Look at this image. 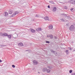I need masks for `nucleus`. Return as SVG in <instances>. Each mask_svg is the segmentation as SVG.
<instances>
[{
    "label": "nucleus",
    "instance_id": "obj_1",
    "mask_svg": "<svg viewBox=\"0 0 75 75\" xmlns=\"http://www.w3.org/2000/svg\"><path fill=\"white\" fill-rule=\"evenodd\" d=\"M69 30L71 31H74L75 30V27L74 25H72L69 27Z\"/></svg>",
    "mask_w": 75,
    "mask_h": 75
},
{
    "label": "nucleus",
    "instance_id": "obj_2",
    "mask_svg": "<svg viewBox=\"0 0 75 75\" xmlns=\"http://www.w3.org/2000/svg\"><path fill=\"white\" fill-rule=\"evenodd\" d=\"M20 12L19 11H16L14 12V13L13 15H11V17H14V16H15L17 14H18Z\"/></svg>",
    "mask_w": 75,
    "mask_h": 75
},
{
    "label": "nucleus",
    "instance_id": "obj_3",
    "mask_svg": "<svg viewBox=\"0 0 75 75\" xmlns=\"http://www.w3.org/2000/svg\"><path fill=\"white\" fill-rule=\"evenodd\" d=\"M63 16L65 17V18H68V19H71V18H70V17L69 16H67V14H63Z\"/></svg>",
    "mask_w": 75,
    "mask_h": 75
},
{
    "label": "nucleus",
    "instance_id": "obj_4",
    "mask_svg": "<svg viewBox=\"0 0 75 75\" xmlns=\"http://www.w3.org/2000/svg\"><path fill=\"white\" fill-rule=\"evenodd\" d=\"M33 62L34 65H37V64H38V62L36 60H33Z\"/></svg>",
    "mask_w": 75,
    "mask_h": 75
},
{
    "label": "nucleus",
    "instance_id": "obj_5",
    "mask_svg": "<svg viewBox=\"0 0 75 75\" xmlns=\"http://www.w3.org/2000/svg\"><path fill=\"white\" fill-rule=\"evenodd\" d=\"M50 51L51 52H52V53H53V54H55V55H56V54H57V53L56 52L54 51H53L52 50H50Z\"/></svg>",
    "mask_w": 75,
    "mask_h": 75
},
{
    "label": "nucleus",
    "instance_id": "obj_6",
    "mask_svg": "<svg viewBox=\"0 0 75 75\" xmlns=\"http://www.w3.org/2000/svg\"><path fill=\"white\" fill-rule=\"evenodd\" d=\"M19 47H23V44L22 43H19L18 44Z\"/></svg>",
    "mask_w": 75,
    "mask_h": 75
},
{
    "label": "nucleus",
    "instance_id": "obj_7",
    "mask_svg": "<svg viewBox=\"0 0 75 75\" xmlns=\"http://www.w3.org/2000/svg\"><path fill=\"white\" fill-rule=\"evenodd\" d=\"M44 19L45 20H48V21H50V19H49V17H45L44 18Z\"/></svg>",
    "mask_w": 75,
    "mask_h": 75
},
{
    "label": "nucleus",
    "instance_id": "obj_8",
    "mask_svg": "<svg viewBox=\"0 0 75 75\" xmlns=\"http://www.w3.org/2000/svg\"><path fill=\"white\" fill-rule=\"evenodd\" d=\"M42 29L41 28H38L36 29L37 31H41Z\"/></svg>",
    "mask_w": 75,
    "mask_h": 75
},
{
    "label": "nucleus",
    "instance_id": "obj_9",
    "mask_svg": "<svg viewBox=\"0 0 75 75\" xmlns=\"http://www.w3.org/2000/svg\"><path fill=\"white\" fill-rule=\"evenodd\" d=\"M8 13L6 11L5 12L4 16H5V17H6V16H8Z\"/></svg>",
    "mask_w": 75,
    "mask_h": 75
},
{
    "label": "nucleus",
    "instance_id": "obj_10",
    "mask_svg": "<svg viewBox=\"0 0 75 75\" xmlns=\"http://www.w3.org/2000/svg\"><path fill=\"white\" fill-rule=\"evenodd\" d=\"M75 0H71L70 1V3H72L73 4H74Z\"/></svg>",
    "mask_w": 75,
    "mask_h": 75
},
{
    "label": "nucleus",
    "instance_id": "obj_11",
    "mask_svg": "<svg viewBox=\"0 0 75 75\" xmlns=\"http://www.w3.org/2000/svg\"><path fill=\"white\" fill-rule=\"evenodd\" d=\"M12 13L13 10H10L8 12L9 14H11Z\"/></svg>",
    "mask_w": 75,
    "mask_h": 75
},
{
    "label": "nucleus",
    "instance_id": "obj_12",
    "mask_svg": "<svg viewBox=\"0 0 75 75\" xmlns=\"http://www.w3.org/2000/svg\"><path fill=\"white\" fill-rule=\"evenodd\" d=\"M57 10V8L56 7H54L52 11L53 12H55V11Z\"/></svg>",
    "mask_w": 75,
    "mask_h": 75
},
{
    "label": "nucleus",
    "instance_id": "obj_13",
    "mask_svg": "<svg viewBox=\"0 0 75 75\" xmlns=\"http://www.w3.org/2000/svg\"><path fill=\"white\" fill-rule=\"evenodd\" d=\"M49 28L50 30H51V29H52L53 28V26L52 25H50L49 26Z\"/></svg>",
    "mask_w": 75,
    "mask_h": 75
},
{
    "label": "nucleus",
    "instance_id": "obj_14",
    "mask_svg": "<svg viewBox=\"0 0 75 75\" xmlns=\"http://www.w3.org/2000/svg\"><path fill=\"white\" fill-rule=\"evenodd\" d=\"M31 32L32 33H35V30H34V29H32L31 30Z\"/></svg>",
    "mask_w": 75,
    "mask_h": 75
},
{
    "label": "nucleus",
    "instance_id": "obj_15",
    "mask_svg": "<svg viewBox=\"0 0 75 75\" xmlns=\"http://www.w3.org/2000/svg\"><path fill=\"white\" fill-rule=\"evenodd\" d=\"M8 35L7 33H4L3 34V37H5L6 36H7Z\"/></svg>",
    "mask_w": 75,
    "mask_h": 75
},
{
    "label": "nucleus",
    "instance_id": "obj_16",
    "mask_svg": "<svg viewBox=\"0 0 75 75\" xmlns=\"http://www.w3.org/2000/svg\"><path fill=\"white\" fill-rule=\"evenodd\" d=\"M47 68H44L43 69L42 71L43 72H45V71H47Z\"/></svg>",
    "mask_w": 75,
    "mask_h": 75
},
{
    "label": "nucleus",
    "instance_id": "obj_17",
    "mask_svg": "<svg viewBox=\"0 0 75 75\" xmlns=\"http://www.w3.org/2000/svg\"><path fill=\"white\" fill-rule=\"evenodd\" d=\"M7 36L8 37V38H9V39H11V35H7Z\"/></svg>",
    "mask_w": 75,
    "mask_h": 75
},
{
    "label": "nucleus",
    "instance_id": "obj_18",
    "mask_svg": "<svg viewBox=\"0 0 75 75\" xmlns=\"http://www.w3.org/2000/svg\"><path fill=\"white\" fill-rule=\"evenodd\" d=\"M50 38L51 39H52L53 38V35H50Z\"/></svg>",
    "mask_w": 75,
    "mask_h": 75
},
{
    "label": "nucleus",
    "instance_id": "obj_19",
    "mask_svg": "<svg viewBox=\"0 0 75 75\" xmlns=\"http://www.w3.org/2000/svg\"><path fill=\"white\" fill-rule=\"evenodd\" d=\"M46 71H47V73H50V69H47V70H46Z\"/></svg>",
    "mask_w": 75,
    "mask_h": 75
},
{
    "label": "nucleus",
    "instance_id": "obj_20",
    "mask_svg": "<svg viewBox=\"0 0 75 75\" xmlns=\"http://www.w3.org/2000/svg\"><path fill=\"white\" fill-rule=\"evenodd\" d=\"M47 68H49V69H52V66H47Z\"/></svg>",
    "mask_w": 75,
    "mask_h": 75
},
{
    "label": "nucleus",
    "instance_id": "obj_21",
    "mask_svg": "<svg viewBox=\"0 0 75 75\" xmlns=\"http://www.w3.org/2000/svg\"><path fill=\"white\" fill-rule=\"evenodd\" d=\"M50 3L51 4H54V2L52 1H50Z\"/></svg>",
    "mask_w": 75,
    "mask_h": 75
},
{
    "label": "nucleus",
    "instance_id": "obj_22",
    "mask_svg": "<svg viewBox=\"0 0 75 75\" xmlns=\"http://www.w3.org/2000/svg\"><path fill=\"white\" fill-rule=\"evenodd\" d=\"M68 50H67L65 51L66 53H67V54H68Z\"/></svg>",
    "mask_w": 75,
    "mask_h": 75
},
{
    "label": "nucleus",
    "instance_id": "obj_23",
    "mask_svg": "<svg viewBox=\"0 0 75 75\" xmlns=\"http://www.w3.org/2000/svg\"><path fill=\"white\" fill-rule=\"evenodd\" d=\"M0 35L1 36H3V33H0Z\"/></svg>",
    "mask_w": 75,
    "mask_h": 75
},
{
    "label": "nucleus",
    "instance_id": "obj_24",
    "mask_svg": "<svg viewBox=\"0 0 75 75\" xmlns=\"http://www.w3.org/2000/svg\"><path fill=\"white\" fill-rule=\"evenodd\" d=\"M72 70H70L69 71V73H70V74H71V73H72Z\"/></svg>",
    "mask_w": 75,
    "mask_h": 75
},
{
    "label": "nucleus",
    "instance_id": "obj_25",
    "mask_svg": "<svg viewBox=\"0 0 75 75\" xmlns=\"http://www.w3.org/2000/svg\"><path fill=\"white\" fill-rule=\"evenodd\" d=\"M64 8H65V9H67V8H68V7H67V6H64Z\"/></svg>",
    "mask_w": 75,
    "mask_h": 75
},
{
    "label": "nucleus",
    "instance_id": "obj_26",
    "mask_svg": "<svg viewBox=\"0 0 75 75\" xmlns=\"http://www.w3.org/2000/svg\"><path fill=\"white\" fill-rule=\"evenodd\" d=\"M46 43H47V44H49L50 43V42L49 41H46Z\"/></svg>",
    "mask_w": 75,
    "mask_h": 75
},
{
    "label": "nucleus",
    "instance_id": "obj_27",
    "mask_svg": "<svg viewBox=\"0 0 75 75\" xmlns=\"http://www.w3.org/2000/svg\"><path fill=\"white\" fill-rule=\"evenodd\" d=\"M73 10H74V8H71L70 9V10H71V11H73Z\"/></svg>",
    "mask_w": 75,
    "mask_h": 75
},
{
    "label": "nucleus",
    "instance_id": "obj_28",
    "mask_svg": "<svg viewBox=\"0 0 75 75\" xmlns=\"http://www.w3.org/2000/svg\"><path fill=\"white\" fill-rule=\"evenodd\" d=\"M1 47H5V46H6V45H1Z\"/></svg>",
    "mask_w": 75,
    "mask_h": 75
},
{
    "label": "nucleus",
    "instance_id": "obj_29",
    "mask_svg": "<svg viewBox=\"0 0 75 75\" xmlns=\"http://www.w3.org/2000/svg\"><path fill=\"white\" fill-rule=\"evenodd\" d=\"M54 39H57L58 38H57L55 36H54Z\"/></svg>",
    "mask_w": 75,
    "mask_h": 75
},
{
    "label": "nucleus",
    "instance_id": "obj_30",
    "mask_svg": "<svg viewBox=\"0 0 75 75\" xmlns=\"http://www.w3.org/2000/svg\"><path fill=\"white\" fill-rule=\"evenodd\" d=\"M71 75H75V73H72L71 74Z\"/></svg>",
    "mask_w": 75,
    "mask_h": 75
},
{
    "label": "nucleus",
    "instance_id": "obj_31",
    "mask_svg": "<svg viewBox=\"0 0 75 75\" xmlns=\"http://www.w3.org/2000/svg\"><path fill=\"white\" fill-rule=\"evenodd\" d=\"M12 67H13V68H15V66L14 65H12Z\"/></svg>",
    "mask_w": 75,
    "mask_h": 75
},
{
    "label": "nucleus",
    "instance_id": "obj_32",
    "mask_svg": "<svg viewBox=\"0 0 75 75\" xmlns=\"http://www.w3.org/2000/svg\"><path fill=\"white\" fill-rule=\"evenodd\" d=\"M48 8H50V5H48Z\"/></svg>",
    "mask_w": 75,
    "mask_h": 75
},
{
    "label": "nucleus",
    "instance_id": "obj_33",
    "mask_svg": "<svg viewBox=\"0 0 75 75\" xmlns=\"http://www.w3.org/2000/svg\"><path fill=\"white\" fill-rule=\"evenodd\" d=\"M61 21H64V20H63V19H61Z\"/></svg>",
    "mask_w": 75,
    "mask_h": 75
},
{
    "label": "nucleus",
    "instance_id": "obj_34",
    "mask_svg": "<svg viewBox=\"0 0 75 75\" xmlns=\"http://www.w3.org/2000/svg\"><path fill=\"white\" fill-rule=\"evenodd\" d=\"M47 37H48V38H49V37H50V35H47Z\"/></svg>",
    "mask_w": 75,
    "mask_h": 75
},
{
    "label": "nucleus",
    "instance_id": "obj_35",
    "mask_svg": "<svg viewBox=\"0 0 75 75\" xmlns=\"http://www.w3.org/2000/svg\"><path fill=\"white\" fill-rule=\"evenodd\" d=\"M69 49H70V50H71V49H72L71 47H69Z\"/></svg>",
    "mask_w": 75,
    "mask_h": 75
},
{
    "label": "nucleus",
    "instance_id": "obj_36",
    "mask_svg": "<svg viewBox=\"0 0 75 75\" xmlns=\"http://www.w3.org/2000/svg\"><path fill=\"white\" fill-rule=\"evenodd\" d=\"M73 4H75V0H74V3H73Z\"/></svg>",
    "mask_w": 75,
    "mask_h": 75
},
{
    "label": "nucleus",
    "instance_id": "obj_37",
    "mask_svg": "<svg viewBox=\"0 0 75 75\" xmlns=\"http://www.w3.org/2000/svg\"><path fill=\"white\" fill-rule=\"evenodd\" d=\"M2 62V61H1V60L0 59V62Z\"/></svg>",
    "mask_w": 75,
    "mask_h": 75
},
{
    "label": "nucleus",
    "instance_id": "obj_38",
    "mask_svg": "<svg viewBox=\"0 0 75 75\" xmlns=\"http://www.w3.org/2000/svg\"><path fill=\"white\" fill-rule=\"evenodd\" d=\"M36 17H38V16H37V15H36Z\"/></svg>",
    "mask_w": 75,
    "mask_h": 75
},
{
    "label": "nucleus",
    "instance_id": "obj_39",
    "mask_svg": "<svg viewBox=\"0 0 75 75\" xmlns=\"http://www.w3.org/2000/svg\"><path fill=\"white\" fill-rule=\"evenodd\" d=\"M74 51H75V49H74Z\"/></svg>",
    "mask_w": 75,
    "mask_h": 75
},
{
    "label": "nucleus",
    "instance_id": "obj_40",
    "mask_svg": "<svg viewBox=\"0 0 75 75\" xmlns=\"http://www.w3.org/2000/svg\"><path fill=\"white\" fill-rule=\"evenodd\" d=\"M26 51H28V50H27Z\"/></svg>",
    "mask_w": 75,
    "mask_h": 75
},
{
    "label": "nucleus",
    "instance_id": "obj_41",
    "mask_svg": "<svg viewBox=\"0 0 75 75\" xmlns=\"http://www.w3.org/2000/svg\"><path fill=\"white\" fill-rule=\"evenodd\" d=\"M38 73H40V72H38Z\"/></svg>",
    "mask_w": 75,
    "mask_h": 75
}]
</instances>
